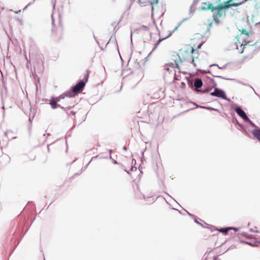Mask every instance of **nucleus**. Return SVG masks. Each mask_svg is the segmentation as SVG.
<instances>
[{
	"mask_svg": "<svg viewBox=\"0 0 260 260\" xmlns=\"http://www.w3.org/2000/svg\"><path fill=\"white\" fill-rule=\"evenodd\" d=\"M203 85V81L200 78H196L193 82H191L190 86L194 88V90L198 92H201L203 93L209 92L212 87L206 88L205 89H199Z\"/></svg>",
	"mask_w": 260,
	"mask_h": 260,
	"instance_id": "1",
	"label": "nucleus"
},
{
	"mask_svg": "<svg viewBox=\"0 0 260 260\" xmlns=\"http://www.w3.org/2000/svg\"><path fill=\"white\" fill-rule=\"evenodd\" d=\"M85 86V82L81 80L78 83L72 87L73 92L75 95L80 93Z\"/></svg>",
	"mask_w": 260,
	"mask_h": 260,
	"instance_id": "2",
	"label": "nucleus"
},
{
	"mask_svg": "<svg viewBox=\"0 0 260 260\" xmlns=\"http://www.w3.org/2000/svg\"><path fill=\"white\" fill-rule=\"evenodd\" d=\"M236 113L241 116L245 121L249 122L252 126L256 127V125L253 123L251 121L248 117L245 112L240 107H237L235 109Z\"/></svg>",
	"mask_w": 260,
	"mask_h": 260,
	"instance_id": "3",
	"label": "nucleus"
},
{
	"mask_svg": "<svg viewBox=\"0 0 260 260\" xmlns=\"http://www.w3.org/2000/svg\"><path fill=\"white\" fill-rule=\"evenodd\" d=\"M210 95L216 98H227L225 92L218 88H215L214 91L210 92Z\"/></svg>",
	"mask_w": 260,
	"mask_h": 260,
	"instance_id": "4",
	"label": "nucleus"
},
{
	"mask_svg": "<svg viewBox=\"0 0 260 260\" xmlns=\"http://www.w3.org/2000/svg\"><path fill=\"white\" fill-rule=\"evenodd\" d=\"M76 95L73 92V90H68L61 95H60L58 98H73Z\"/></svg>",
	"mask_w": 260,
	"mask_h": 260,
	"instance_id": "5",
	"label": "nucleus"
},
{
	"mask_svg": "<svg viewBox=\"0 0 260 260\" xmlns=\"http://www.w3.org/2000/svg\"><path fill=\"white\" fill-rule=\"evenodd\" d=\"M201 9L203 10L211 9L212 10V11H213L214 10L217 9V8H214L212 6V4L209 3L207 4L206 3H203Z\"/></svg>",
	"mask_w": 260,
	"mask_h": 260,
	"instance_id": "6",
	"label": "nucleus"
},
{
	"mask_svg": "<svg viewBox=\"0 0 260 260\" xmlns=\"http://www.w3.org/2000/svg\"><path fill=\"white\" fill-rule=\"evenodd\" d=\"M254 137L260 142V129L255 128L252 131Z\"/></svg>",
	"mask_w": 260,
	"mask_h": 260,
	"instance_id": "7",
	"label": "nucleus"
},
{
	"mask_svg": "<svg viewBox=\"0 0 260 260\" xmlns=\"http://www.w3.org/2000/svg\"><path fill=\"white\" fill-rule=\"evenodd\" d=\"M222 14V12L221 9H218L217 13L215 15H213V19L218 24L219 22L218 18L220 17Z\"/></svg>",
	"mask_w": 260,
	"mask_h": 260,
	"instance_id": "8",
	"label": "nucleus"
},
{
	"mask_svg": "<svg viewBox=\"0 0 260 260\" xmlns=\"http://www.w3.org/2000/svg\"><path fill=\"white\" fill-rule=\"evenodd\" d=\"M60 99H52L50 101V104L53 109H55L57 107L56 103L59 101Z\"/></svg>",
	"mask_w": 260,
	"mask_h": 260,
	"instance_id": "9",
	"label": "nucleus"
},
{
	"mask_svg": "<svg viewBox=\"0 0 260 260\" xmlns=\"http://www.w3.org/2000/svg\"><path fill=\"white\" fill-rule=\"evenodd\" d=\"M10 100V99H4V100L2 101L3 104V108L4 109H5V107L6 108H11L12 106L8 104Z\"/></svg>",
	"mask_w": 260,
	"mask_h": 260,
	"instance_id": "10",
	"label": "nucleus"
},
{
	"mask_svg": "<svg viewBox=\"0 0 260 260\" xmlns=\"http://www.w3.org/2000/svg\"><path fill=\"white\" fill-rule=\"evenodd\" d=\"M171 35V32H170L167 37H166L165 38H159V41H158V42L155 45V47L153 48V49H152V50L151 51V52L149 53V55H150L151 53L154 51L156 49V48L157 47L158 45H159V43L163 40L167 38L168 37H169Z\"/></svg>",
	"mask_w": 260,
	"mask_h": 260,
	"instance_id": "11",
	"label": "nucleus"
},
{
	"mask_svg": "<svg viewBox=\"0 0 260 260\" xmlns=\"http://www.w3.org/2000/svg\"><path fill=\"white\" fill-rule=\"evenodd\" d=\"M232 228H221L220 229H219L218 231L220 232H221V233H226L229 230H231Z\"/></svg>",
	"mask_w": 260,
	"mask_h": 260,
	"instance_id": "12",
	"label": "nucleus"
},
{
	"mask_svg": "<svg viewBox=\"0 0 260 260\" xmlns=\"http://www.w3.org/2000/svg\"><path fill=\"white\" fill-rule=\"evenodd\" d=\"M214 66H217L218 68V69H221V70L225 69L226 68V65H224V66H223L222 67H220L217 64H211V65L210 66V67H214Z\"/></svg>",
	"mask_w": 260,
	"mask_h": 260,
	"instance_id": "13",
	"label": "nucleus"
},
{
	"mask_svg": "<svg viewBox=\"0 0 260 260\" xmlns=\"http://www.w3.org/2000/svg\"><path fill=\"white\" fill-rule=\"evenodd\" d=\"M158 0H152L150 2V4L152 5V11L153 10V9H154L153 5L154 4H156L158 3Z\"/></svg>",
	"mask_w": 260,
	"mask_h": 260,
	"instance_id": "14",
	"label": "nucleus"
},
{
	"mask_svg": "<svg viewBox=\"0 0 260 260\" xmlns=\"http://www.w3.org/2000/svg\"><path fill=\"white\" fill-rule=\"evenodd\" d=\"M212 75L215 77H217L218 78L223 79H225V80H231L230 79L224 78L221 76H219V75H215V74H212Z\"/></svg>",
	"mask_w": 260,
	"mask_h": 260,
	"instance_id": "15",
	"label": "nucleus"
},
{
	"mask_svg": "<svg viewBox=\"0 0 260 260\" xmlns=\"http://www.w3.org/2000/svg\"><path fill=\"white\" fill-rule=\"evenodd\" d=\"M172 64L173 67L177 68V69H179V64L176 61H175V63H172Z\"/></svg>",
	"mask_w": 260,
	"mask_h": 260,
	"instance_id": "16",
	"label": "nucleus"
},
{
	"mask_svg": "<svg viewBox=\"0 0 260 260\" xmlns=\"http://www.w3.org/2000/svg\"><path fill=\"white\" fill-rule=\"evenodd\" d=\"M200 107H201L202 108H204V109H210V110H214V111L217 110L216 109H214L213 108H210V107H208L200 106Z\"/></svg>",
	"mask_w": 260,
	"mask_h": 260,
	"instance_id": "17",
	"label": "nucleus"
},
{
	"mask_svg": "<svg viewBox=\"0 0 260 260\" xmlns=\"http://www.w3.org/2000/svg\"><path fill=\"white\" fill-rule=\"evenodd\" d=\"M25 101H26L25 103L27 104V109H29L30 103H29V102L28 100V99H26Z\"/></svg>",
	"mask_w": 260,
	"mask_h": 260,
	"instance_id": "18",
	"label": "nucleus"
},
{
	"mask_svg": "<svg viewBox=\"0 0 260 260\" xmlns=\"http://www.w3.org/2000/svg\"><path fill=\"white\" fill-rule=\"evenodd\" d=\"M198 1L199 0H193V3H192V5L193 6H195L197 5V4L198 3Z\"/></svg>",
	"mask_w": 260,
	"mask_h": 260,
	"instance_id": "19",
	"label": "nucleus"
},
{
	"mask_svg": "<svg viewBox=\"0 0 260 260\" xmlns=\"http://www.w3.org/2000/svg\"><path fill=\"white\" fill-rule=\"evenodd\" d=\"M193 5H192L190 8V13H193L195 11V10H192Z\"/></svg>",
	"mask_w": 260,
	"mask_h": 260,
	"instance_id": "20",
	"label": "nucleus"
},
{
	"mask_svg": "<svg viewBox=\"0 0 260 260\" xmlns=\"http://www.w3.org/2000/svg\"><path fill=\"white\" fill-rule=\"evenodd\" d=\"M187 104H189V105H193V106H196V107H198V105H197L195 103H192V102H188V103H187Z\"/></svg>",
	"mask_w": 260,
	"mask_h": 260,
	"instance_id": "21",
	"label": "nucleus"
},
{
	"mask_svg": "<svg viewBox=\"0 0 260 260\" xmlns=\"http://www.w3.org/2000/svg\"><path fill=\"white\" fill-rule=\"evenodd\" d=\"M191 63L193 64L194 67H196V64L194 63V59L193 57L192 58Z\"/></svg>",
	"mask_w": 260,
	"mask_h": 260,
	"instance_id": "22",
	"label": "nucleus"
},
{
	"mask_svg": "<svg viewBox=\"0 0 260 260\" xmlns=\"http://www.w3.org/2000/svg\"><path fill=\"white\" fill-rule=\"evenodd\" d=\"M255 25L257 27H259L260 28V21H259L258 22H257L255 23Z\"/></svg>",
	"mask_w": 260,
	"mask_h": 260,
	"instance_id": "23",
	"label": "nucleus"
},
{
	"mask_svg": "<svg viewBox=\"0 0 260 260\" xmlns=\"http://www.w3.org/2000/svg\"><path fill=\"white\" fill-rule=\"evenodd\" d=\"M203 72L204 73H208L211 74V71H210V70H208V71L203 70Z\"/></svg>",
	"mask_w": 260,
	"mask_h": 260,
	"instance_id": "24",
	"label": "nucleus"
},
{
	"mask_svg": "<svg viewBox=\"0 0 260 260\" xmlns=\"http://www.w3.org/2000/svg\"><path fill=\"white\" fill-rule=\"evenodd\" d=\"M35 0H32V1H31V2H30V3L27 5V6H29V5H30L32 4L35 2Z\"/></svg>",
	"mask_w": 260,
	"mask_h": 260,
	"instance_id": "25",
	"label": "nucleus"
},
{
	"mask_svg": "<svg viewBox=\"0 0 260 260\" xmlns=\"http://www.w3.org/2000/svg\"><path fill=\"white\" fill-rule=\"evenodd\" d=\"M88 77V74H86L85 75L84 78L86 79V80L87 81Z\"/></svg>",
	"mask_w": 260,
	"mask_h": 260,
	"instance_id": "26",
	"label": "nucleus"
},
{
	"mask_svg": "<svg viewBox=\"0 0 260 260\" xmlns=\"http://www.w3.org/2000/svg\"><path fill=\"white\" fill-rule=\"evenodd\" d=\"M52 24L54 25V20L52 15Z\"/></svg>",
	"mask_w": 260,
	"mask_h": 260,
	"instance_id": "27",
	"label": "nucleus"
},
{
	"mask_svg": "<svg viewBox=\"0 0 260 260\" xmlns=\"http://www.w3.org/2000/svg\"><path fill=\"white\" fill-rule=\"evenodd\" d=\"M232 228V229L234 230V231H237L238 230L237 228Z\"/></svg>",
	"mask_w": 260,
	"mask_h": 260,
	"instance_id": "28",
	"label": "nucleus"
},
{
	"mask_svg": "<svg viewBox=\"0 0 260 260\" xmlns=\"http://www.w3.org/2000/svg\"><path fill=\"white\" fill-rule=\"evenodd\" d=\"M202 45V44H200V45L198 46V49H200V48L201 47Z\"/></svg>",
	"mask_w": 260,
	"mask_h": 260,
	"instance_id": "29",
	"label": "nucleus"
},
{
	"mask_svg": "<svg viewBox=\"0 0 260 260\" xmlns=\"http://www.w3.org/2000/svg\"><path fill=\"white\" fill-rule=\"evenodd\" d=\"M207 78H209L212 81H214V80L213 79L211 78L210 77H207Z\"/></svg>",
	"mask_w": 260,
	"mask_h": 260,
	"instance_id": "30",
	"label": "nucleus"
},
{
	"mask_svg": "<svg viewBox=\"0 0 260 260\" xmlns=\"http://www.w3.org/2000/svg\"><path fill=\"white\" fill-rule=\"evenodd\" d=\"M181 85H182V86H185V83H184V82H182V83H181Z\"/></svg>",
	"mask_w": 260,
	"mask_h": 260,
	"instance_id": "31",
	"label": "nucleus"
},
{
	"mask_svg": "<svg viewBox=\"0 0 260 260\" xmlns=\"http://www.w3.org/2000/svg\"><path fill=\"white\" fill-rule=\"evenodd\" d=\"M10 133V131H7L6 133V135H9V134Z\"/></svg>",
	"mask_w": 260,
	"mask_h": 260,
	"instance_id": "32",
	"label": "nucleus"
},
{
	"mask_svg": "<svg viewBox=\"0 0 260 260\" xmlns=\"http://www.w3.org/2000/svg\"><path fill=\"white\" fill-rule=\"evenodd\" d=\"M188 214L191 217L193 216V215L191 214H190L189 213H188Z\"/></svg>",
	"mask_w": 260,
	"mask_h": 260,
	"instance_id": "33",
	"label": "nucleus"
},
{
	"mask_svg": "<svg viewBox=\"0 0 260 260\" xmlns=\"http://www.w3.org/2000/svg\"><path fill=\"white\" fill-rule=\"evenodd\" d=\"M195 222L197 223H199V222L198 221H197V220H195Z\"/></svg>",
	"mask_w": 260,
	"mask_h": 260,
	"instance_id": "34",
	"label": "nucleus"
},
{
	"mask_svg": "<svg viewBox=\"0 0 260 260\" xmlns=\"http://www.w3.org/2000/svg\"><path fill=\"white\" fill-rule=\"evenodd\" d=\"M123 149H124V150H126V147H125V146H124V147H123Z\"/></svg>",
	"mask_w": 260,
	"mask_h": 260,
	"instance_id": "35",
	"label": "nucleus"
},
{
	"mask_svg": "<svg viewBox=\"0 0 260 260\" xmlns=\"http://www.w3.org/2000/svg\"><path fill=\"white\" fill-rule=\"evenodd\" d=\"M28 6H27H27L25 7V8H24V9L25 10V9H27V7Z\"/></svg>",
	"mask_w": 260,
	"mask_h": 260,
	"instance_id": "36",
	"label": "nucleus"
},
{
	"mask_svg": "<svg viewBox=\"0 0 260 260\" xmlns=\"http://www.w3.org/2000/svg\"><path fill=\"white\" fill-rule=\"evenodd\" d=\"M225 99L228 100L229 101H230V99L226 98Z\"/></svg>",
	"mask_w": 260,
	"mask_h": 260,
	"instance_id": "37",
	"label": "nucleus"
},
{
	"mask_svg": "<svg viewBox=\"0 0 260 260\" xmlns=\"http://www.w3.org/2000/svg\"><path fill=\"white\" fill-rule=\"evenodd\" d=\"M29 121H31V118H30V117H29Z\"/></svg>",
	"mask_w": 260,
	"mask_h": 260,
	"instance_id": "38",
	"label": "nucleus"
},
{
	"mask_svg": "<svg viewBox=\"0 0 260 260\" xmlns=\"http://www.w3.org/2000/svg\"><path fill=\"white\" fill-rule=\"evenodd\" d=\"M247 244L250 245V244L248 242H246Z\"/></svg>",
	"mask_w": 260,
	"mask_h": 260,
	"instance_id": "39",
	"label": "nucleus"
},
{
	"mask_svg": "<svg viewBox=\"0 0 260 260\" xmlns=\"http://www.w3.org/2000/svg\"><path fill=\"white\" fill-rule=\"evenodd\" d=\"M194 51V49L192 48V52H193Z\"/></svg>",
	"mask_w": 260,
	"mask_h": 260,
	"instance_id": "40",
	"label": "nucleus"
},
{
	"mask_svg": "<svg viewBox=\"0 0 260 260\" xmlns=\"http://www.w3.org/2000/svg\"><path fill=\"white\" fill-rule=\"evenodd\" d=\"M125 171L127 172V173H128V174L129 173V172L128 171H127L126 170Z\"/></svg>",
	"mask_w": 260,
	"mask_h": 260,
	"instance_id": "41",
	"label": "nucleus"
}]
</instances>
